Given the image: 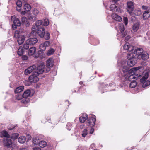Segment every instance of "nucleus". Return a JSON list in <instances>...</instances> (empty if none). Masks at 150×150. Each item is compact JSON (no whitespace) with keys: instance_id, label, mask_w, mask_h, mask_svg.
<instances>
[{"instance_id":"nucleus-46","label":"nucleus","mask_w":150,"mask_h":150,"mask_svg":"<svg viewBox=\"0 0 150 150\" xmlns=\"http://www.w3.org/2000/svg\"><path fill=\"white\" fill-rule=\"evenodd\" d=\"M67 129L70 130L72 127V124L70 123H68L67 124Z\"/></svg>"},{"instance_id":"nucleus-44","label":"nucleus","mask_w":150,"mask_h":150,"mask_svg":"<svg viewBox=\"0 0 150 150\" xmlns=\"http://www.w3.org/2000/svg\"><path fill=\"white\" fill-rule=\"evenodd\" d=\"M87 130L86 129H85L82 132V136L83 137H85L87 134Z\"/></svg>"},{"instance_id":"nucleus-8","label":"nucleus","mask_w":150,"mask_h":150,"mask_svg":"<svg viewBox=\"0 0 150 150\" xmlns=\"http://www.w3.org/2000/svg\"><path fill=\"white\" fill-rule=\"evenodd\" d=\"M3 143L4 145L8 148L12 147V143L9 138L5 139L3 140Z\"/></svg>"},{"instance_id":"nucleus-43","label":"nucleus","mask_w":150,"mask_h":150,"mask_svg":"<svg viewBox=\"0 0 150 150\" xmlns=\"http://www.w3.org/2000/svg\"><path fill=\"white\" fill-rule=\"evenodd\" d=\"M44 37L45 38L46 40H48L50 37V34L48 32H46L45 34L44 33Z\"/></svg>"},{"instance_id":"nucleus-30","label":"nucleus","mask_w":150,"mask_h":150,"mask_svg":"<svg viewBox=\"0 0 150 150\" xmlns=\"http://www.w3.org/2000/svg\"><path fill=\"white\" fill-rule=\"evenodd\" d=\"M110 10L112 11H117L118 8L115 4H112L110 6Z\"/></svg>"},{"instance_id":"nucleus-63","label":"nucleus","mask_w":150,"mask_h":150,"mask_svg":"<svg viewBox=\"0 0 150 150\" xmlns=\"http://www.w3.org/2000/svg\"><path fill=\"white\" fill-rule=\"evenodd\" d=\"M141 74H138L137 75V76L138 77H140L141 76Z\"/></svg>"},{"instance_id":"nucleus-12","label":"nucleus","mask_w":150,"mask_h":150,"mask_svg":"<svg viewBox=\"0 0 150 150\" xmlns=\"http://www.w3.org/2000/svg\"><path fill=\"white\" fill-rule=\"evenodd\" d=\"M36 68V66L35 65L31 66L25 70L24 73L25 75H28L35 70Z\"/></svg>"},{"instance_id":"nucleus-7","label":"nucleus","mask_w":150,"mask_h":150,"mask_svg":"<svg viewBox=\"0 0 150 150\" xmlns=\"http://www.w3.org/2000/svg\"><path fill=\"white\" fill-rule=\"evenodd\" d=\"M134 6L132 2H129L127 3V11L129 13L131 14L134 10Z\"/></svg>"},{"instance_id":"nucleus-25","label":"nucleus","mask_w":150,"mask_h":150,"mask_svg":"<svg viewBox=\"0 0 150 150\" xmlns=\"http://www.w3.org/2000/svg\"><path fill=\"white\" fill-rule=\"evenodd\" d=\"M24 89V87L23 86H20L18 87L15 90L14 92L15 93L19 94L18 93L22 91Z\"/></svg>"},{"instance_id":"nucleus-27","label":"nucleus","mask_w":150,"mask_h":150,"mask_svg":"<svg viewBox=\"0 0 150 150\" xmlns=\"http://www.w3.org/2000/svg\"><path fill=\"white\" fill-rule=\"evenodd\" d=\"M87 118H88V115L85 114V115H83V116L79 117V120L81 122L84 123Z\"/></svg>"},{"instance_id":"nucleus-29","label":"nucleus","mask_w":150,"mask_h":150,"mask_svg":"<svg viewBox=\"0 0 150 150\" xmlns=\"http://www.w3.org/2000/svg\"><path fill=\"white\" fill-rule=\"evenodd\" d=\"M47 143L45 141H41L39 143V146L41 148H44L47 145Z\"/></svg>"},{"instance_id":"nucleus-40","label":"nucleus","mask_w":150,"mask_h":150,"mask_svg":"<svg viewBox=\"0 0 150 150\" xmlns=\"http://www.w3.org/2000/svg\"><path fill=\"white\" fill-rule=\"evenodd\" d=\"M23 97V95L21 94H17L16 95V100H20Z\"/></svg>"},{"instance_id":"nucleus-48","label":"nucleus","mask_w":150,"mask_h":150,"mask_svg":"<svg viewBox=\"0 0 150 150\" xmlns=\"http://www.w3.org/2000/svg\"><path fill=\"white\" fill-rule=\"evenodd\" d=\"M123 21L125 25H127L128 22L127 18V17H124L123 18Z\"/></svg>"},{"instance_id":"nucleus-13","label":"nucleus","mask_w":150,"mask_h":150,"mask_svg":"<svg viewBox=\"0 0 150 150\" xmlns=\"http://www.w3.org/2000/svg\"><path fill=\"white\" fill-rule=\"evenodd\" d=\"M38 42V40L35 38H30L26 40L27 44L30 45H34L37 43Z\"/></svg>"},{"instance_id":"nucleus-34","label":"nucleus","mask_w":150,"mask_h":150,"mask_svg":"<svg viewBox=\"0 0 150 150\" xmlns=\"http://www.w3.org/2000/svg\"><path fill=\"white\" fill-rule=\"evenodd\" d=\"M18 54L19 55H22L23 53V50L22 47H19L17 52Z\"/></svg>"},{"instance_id":"nucleus-54","label":"nucleus","mask_w":150,"mask_h":150,"mask_svg":"<svg viewBox=\"0 0 150 150\" xmlns=\"http://www.w3.org/2000/svg\"><path fill=\"white\" fill-rule=\"evenodd\" d=\"M130 38V37L129 36H128L125 38V42L127 41Z\"/></svg>"},{"instance_id":"nucleus-39","label":"nucleus","mask_w":150,"mask_h":150,"mask_svg":"<svg viewBox=\"0 0 150 150\" xmlns=\"http://www.w3.org/2000/svg\"><path fill=\"white\" fill-rule=\"evenodd\" d=\"M55 52V50L52 48H51L48 51L47 54L48 55L50 56L52 54Z\"/></svg>"},{"instance_id":"nucleus-41","label":"nucleus","mask_w":150,"mask_h":150,"mask_svg":"<svg viewBox=\"0 0 150 150\" xmlns=\"http://www.w3.org/2000/svg\"><path fill=\"white\" fill-rule=\"evenodd\" d=\"M19 134L18 133H15L12 134L11 138L12 139H17L19 136Z\"/></svg>"},{"instance_id":"nucleus-38","label":"nucleus","mask_w":150,"mask_h":150,"mask_svg":"<svg viewBox=\"0 0 150 150\" xmlns=\"http://www.w3.org/2000/svg\"><path fill=\"white\" fill-rule=\"evenodd\" d=\"M119 30L121 33H122L124 30V27L122 23H120L119 25Z\"/></svg>"},{"instance_id":"nucleus-52","label":"nucleus","mask_w":150,"mask_h":150,"mask_svg":"<svg viewBox=\"0 0 150 150\" xmlns=\"http://www.w3.org/2000/svg\"><path fill=\"white\" fill-rule=\"evenodd\" d=\"M23 60H27L28 58V57L26 55H23L22 57Z\"/></svg>"},{"instance_id":"nucleus-31","label":"nucleus","mask_w":150,"mask_h":150,"mask_svg":"<svg viewBox=\"0 0 150 150\" xmlns=\"http://www.w3.org/2000/svg\"><path fill=\"white\" fill-rule=\"evenodd\" d=\"M31 7L28 4H25L24 6V9L25 11H28L31 9Z\"/></svg>"},{"instance_id":"nucleus-56","label":"nucleus","mask_w":150,"mask_h":150,"mask_svg":"<svg viewBox=\"0 0 150 150\" xmlns=\"http://www.w3.org/2000/svg\"><path fill=\"white\" fill-rule=\"evenodd\" d=\"M33 150H41V149L39 147H34L33 149Z\"/></svg>"},{"instance_id":"nucleus-49","label":"nucleus","mask_w":150,"mask_h":150,"mask_svg":"<svg viewBox=\"0 0 150 150\" xmlns=\"http://www.w3.org/2000/svg\"><path fill=\"white\" fill-rule=\"evenodd\" d=\"M135 14L137 16H139L141 14V11L140 10H136L135 11Z\"/></svg>"},{"instance_id":"nucleus-42","label":"nucleus","mask_w":150,"mask_h":150,"mask_svg":"<svg viewBox=\"0 0 150 150\" xmlns=\"http://www.w3.org/2000/svg\"><path fill=\"white\" fill-rule=\"evenodd\" d=\"M42 23V21L41 20H38L35 23V25L36 26L38 27Z\"/></svg>"},{"instance_id":"nucleus-37","label":"nucleus","mask_w":150,"mask_h":150,"mask_svg":"<svg viewBox=\"0 0 150 150\" xmlns=\"http://www.w3.org/2000/svg\"><path fill=\"white\" fill-rule=\"evenodd\" d=\"M137 84V83L135 81H132L130 83V87L131 88H134L136 87Z\"/></svg>"},{"instance_id":"nucleus-20","label":"nucleus","mask_w":150,"mask_h":150,"mask_svg":"<svg viewBox=\"0 0 150 150\" xmlns=\"http://www.w3.org/2000/svg\"><path fill=\"white\" fill-rule=\"evenodd\" d=\"M136 56V54L133 52L129 53L127 55V57L128 60L134 59Z\"/></svg>"},{"instance_id":"nucleus-60","label":"nucleus","mask_w":150,"mask_h":150,"mask_svg":"<svg viewBox=\"0 0 150 150\" xmlns=\"http://www.w3.org/2000/svg\"><path fill=\"white\" fill-rule=\"evenodd\" d=\"M84 127V125H80V128L81 129H82Z\"/></svg>"},{"instance_id":"nucleus-26","label":"nucleus","mask_w":150,"mask_h":150,"mask_svg":"<svg viewBox=\"0 0 150 150\" xmlns=\"http://www.w3.org/2000/svg\"><path fill=\"white\" fill-rule=\"evenodd\" d=\"M136 62L134 59L129 60L127 62V65L129 67H132L134 66L135 63Z\"/></svg>"},{"instance_id":"nucleus-45","label":"nucleus","mask_w":150,"mask_h":150,"mask_svg":"<svg viewBox=\"0 0 150 150\" xmlns=\"http://www.w3.org/2000/svg\"><path fill=\"white\" fill-rule=\"evenodd\" d=\"M49 24V21L48 19H45L43 22V25L45 26H47Z\"/></svg>"},{"instance_id":"nucleus-28","label":"nucleus","mask_w":150,"mask_h":150,"mask_svg":"<svg viewBox=\"0 0 150 150\" xmlns=\"http://www.w3.org/2000/svg\"><path fill=\"white\" fill-rule=\"evenodd\" d=\"M26 141V138L24 136L20 137L18 139V142L22 144L24 143Z\"/></svg>"},{"instance_id":"nucleus-9","label":"nucleus","mask_w":150,"mask_h":150,"mask_svg":"<svg viewBox=\"0 0 150 150\" xmlns=\"http://www.w3.org/2000/svg\"><path fill=\"white\" fill-rule=\"evenodd\" d=\"M34 93L33 90H27L25 91L23 95V97L26 98L29 96H32Z\"/></svg>"},{"instance_id":"nucleus-61","label":"nucleus","mask_w":150,"mask_h":150,"mask_svg":"<svg viewBox=\"0 0 150 150\" xmlns=\"http://www.w3.org/2000/svg\"><path fill=\"white\" fill-rule=\"evenodd\" d=\"M95 144H92L91 145V147H93V146H94Z\"/></svg>"},{"instance_id":"nucleus-16","label":"nucleus","mask_w":150,"mask_h":150,"mask_svg":"<svg viewBox=\"0 0 150 150\" xmlns=\"http://www.w3.org/2000/svg\"><path fill=\"white\" fill-rule=\"evenodd\" d=\"M25 39V37L23 35H19L18 39V42L19 44L21 45L24 42Z\"/></svg>"},{"instance_id":"nucleus-5","label":"nucleus","mask_w":150,"mask_h":150,"mask_svg":"<svg viewBox=\"0 0 150 150\" xmlns=\"http://www.w3.org/2000/svg\"><path fill=\"white\" fill-rule=\"evenodd\" d=\"M94 117V116H93L92 117H89L88 120L86 122L87 125L91 126L94 125L96 119Z\"/></svg>"},{"instance_id":"nucleus-11","label":"nucleus","mask_w":150,"mask_h":150,"mask_svg":"<svg viewBox=\"0 0 150 150\" xmlns=\"http://www.w3.org/2000/svg\"><path fill=\"white\" fill-rule=\"evenodd\" d=\"M35 32H37L39 36L42 38L44 36L45 30L44 27H41L39 28H37V30H35Z\"/></svg>"},{"instance_id":"nucleus-47","label":"nucleus","mask_w":150,"mask_h":150,"mask_svg":"<svg viewBox=\"0 0 150 150\" xmlns=\"http://www.w3.org/2000/svg\"><path fill=\"white\" fill-rule=\"evenodd\" d=\"M39 13V11L36 9H34L33 12V14L35 15H37Z\"/></svg>"},{"instance_id":"nucleus-4","label":"nucleus","mask_w":150,"mask_h":150,"mask_svg":"<svg viewBox=\"0 0 150 150\" xmlns=\"http://www.w3.org/2000/svg\"><path fill=\"white\" fill-rule=\"evenodd\" d=\"M125 63L126 64V62H125L124 64H122L120 68V71H122L123 72L122 73V76H124L127 74L129 70L128 68L126 66V65L125 64Z\"/></svg>"},{"instance_id":"nucleus-2","label":"nucleus","mask_w":150,"mask_h":150,"mask_svg":"<svg viewBox=\"0 0 150 150\" xmlns=\"http://www.w3.org/2000/svg\"><path fill=\"white\" fill-rule=\"evenodd\" d=\"M148 77V75L146 74L145 75L143 76L140 80V82L143 83V87H145L150 84V81L147 80L146 81H145L146 79Z\"/></svg>"},{"instance_id":"nucleus-6","label":"nucleus","mask_w":150,"mask_h":150,"mask_svg":"<svg viewBox=\"0 0 150 150\" xmlns=\"http://www.w3.org/2000/svg\"><path fill=\"white\" fill-rule=\"evenodd\" d=\"M50 42L49 41H46L44 43L40 44L39 46V49L41 51H43L45 50L47 47L50 45Z\"/></svg>"},{"instance_id":"nucleus-32","label":"nucleus","mask_w":150,"mask_h":150,"mask_svg":"<svg viewBox=\"0 0 150 150\" xmlns=\"http://www.w3.org/2000/svg\"><path fill=\"white\" fill-rule=\"evenodd\" d=\"M16 4L18 7L16 8V9L17 11H19L21 10L20 8L22 6L21 2L19 0H18L16 2Z\"/></svg>"},{"instance_id":"nucleus-50","label":"nucleus","mask_w":150,"mask_h":150,"mask_svg":"<svg viewBox=\"0 0 150 150\" xmlns=\"http://www.w3.org/2000/svg\"><path fill=\"white\" fill-rule=\"evenodd\" d=\"M26 44H24L23 46V47L25 49H28L29 48V44H27L26 41L25 42Z\"/></svg>"},{"instance_id":"nucleus-62","label":"nucleus","mask_w":150,"mask_h":150,"mask_svg":"<svg viewBox=\"0 0 150 150\" xmlns=\"http://www.w3.org/2000/svg\"><path fill=\"white\" fill-rule=\"evenodd\" d=\"M110 1H114L115 2H117V0H110Z\"/></svg>"},{"instance_id":"nucleus-19","label":"nucleus","mask_w":150,"mask_h":150,"mask_svg":"<svg viewBox=\"0 0 150 150\" xmlns=\"http://www.w3.org/2000/svg\"><path fill=\"white\" fill-rule=\"evenodd\" d=\"M54 65V61L53 59L49 58L47 62V66L48 67H52Z\"/></svg>"},{"instance_id":"nucleus-59","label":"nucleus","mask_w":150,"mask_h":150,"mask_svg":"<svg viewBox=\"0 0 150 150\" xmlns=\"http://www.w3.org/2000/svg\"><path fill=\"white\" fill-rule=\"evenodd\" d=\"M37 26H36V28H37ZM37 28H38V27H37V28H32V30L33 31H35V30H36Z\"/></svg>"},{"instance_id":"nucleus-22","label":"nucleus","mask_w":150,"mask_h":150,"mask_svg":"<svg viewBox=\"0 0 150 150\" xmlns=\"http://www.w3.org/2000/svg\"><path fill=\"white\" fill-rule=\"evenodd\" d=\"M36 50V48L35 47H32L30 48L29 50V55L30 56L33 55L35 53Z\"/></svg>"},{"instance_id":"nucleus-1","label":"nucleus","mask_w":150,"mask_h":150,"mask_svg":"<svg viewBox=\"0 0 150 150\" xmlns=\"http://www.w3.org/2000/svg\"><path fill=\"white\" fill-rule=\"evenodd\" d=\"M44 66H39L37 68V71H35L29 77V80L31 82L35 83L39 81V78L38 77L40 74L42 73L44 71Z\"/></svg>"},{"instance_id":"nucleus-35","label":"nucleus","mask_w":150,"mask_h":150,"mask_svg":"<svg viewBox=\"0 0 150 150\" xmlns=\"http://www.w3.org/2000/svg\"><path fill=\"white\" fill-rule=\"evenodd\" d=\"M129 75V76H128V79L129 81H134L136 79L137 77L134 75V74Z\"/></svg>"},{"instance_id":"nucleus-17","label":"nucleus","mask_w":150,"mask_h":150,"mask_svg":"<svg viewBox=\"0 0 150 150\" xmlns=\"http://www.w3.org/2000/svg\"><path fill=\"white\" fill-rule=\"evenodd\" d=\"M143 16L144 20L148 18L150 16V11L148 10L144 11L143 14Z\"/></svg>"},{"instance_id":"nucleus-57","label":"nucleus","mask_w":150,"mask_h":150,"mask_svg":"<svg viewBox=\"0 0 150 150\" xmlns=\"http://www.w3.org/2000/svg\"><path fill=\"white\" fill-rule=\"evenodd\" d=\"M38 139L36 138H34L33 139V141H34L35 143H38Z\"/></svg>"},{"instance_id":"nucleus-64","label":"nucleus","mask_w":150,"mask_h":150,"mask_svg":"<svg viewBox=\"0 0 150 150\" xmlns=\"http://www.w3.org/2000/svg\"><path fill=\"white\" fill-rule=\"evenodd\" d=\"M20 150H27L25 148H23L20 149Z\"/></svg>"},{"instance_id":"nucleus-3","label":"nucleus","mask_w":150,"mask_h":150,"mask_svg":"<svg viewBox=\"0 0 150 150\" xmlns=\"http://www.w3.org/2000/svg\"><path fill=\"white\" fill-rule=\"evenodd\" d=\"M12 20H13V25H12V28L13 29H16L17 26H19L21 25V23L19 19L13 16L11 17Z\"/></svg>"},{"instance_id":"nucleus-55","label":"nucleus","mask_w":150,"mask_h":150,"mask_svg":"<svg viewBox=\"0 0 150 150\" xmlns=\"http://www.w3.org/2000/svg\"><path fill=\"white\" fill-rule=\"evenodd\" d=\"M94 132V129L93 128H91L90 131V133L91 134H92L93 133V132Z\"/></svg>"},{"instance_id":"nucleus-10","label":"nucleus","mask_w":150,"mask_h":150,"mask_svg":"<svg viewBox=\"0 0 150 150\" xmlns=\"http://www.w3.org/2000/svg\"><path fill=\"white\" fill-rule=\"evenodd\" d=\"M141 67L139 66L137 67H134L128 70V73L129 75H134L139 70L142 69Z\"/></svg>"},{"instance_id":"nucleus-23","label":"nucleus","mask_w":150,"mask_h":150,"mask_svg":"<svg viewBox=\"0 0 150 150\" xmlns=\"http://www.w3.org/2000/svg\"><path fill=\"white\" fill-rule=\"evenodd\" d=\"M21 21L23 24L25 25L26 26L28 25L29 24L27 18L25 17H23L21 19Z\"/></svg>"},{"instance_id":"nucleus-21","label":"nucleus","mask_w":150,"mask_h":150,"mask_svg":"<svg viewBox=\"0 0 150 150\" xmlns=\"http://www.w3.org/2000/svg\"><path fill=\"white\" fill-rule=\"evenodd\" d=\"M1 137H6L7 138H10V135L8 132L5 130H4L1 132Z\"/></svg>"},{"instance_id":"nucleus-51","label":"nucleus","mask_w":150,"mask_h":150,"mask_svg":"<svg viewBox=\"0 0 150 150\" xmlns=\"http://www.w3.org/2000/svg\"><path fill=\"white\" fill-rule=\"evenodd\" d=\"M142 8L143 10H148V9L149 8V7L147 6H144V5L142 6Z\"/></svg>"},{"instance_id":"nucleus-58","label":"nucleus","mask_w":150,"mask_h":150,"mask_svg":"<svg viewBox=\"0 0 150 150\" xmlns=\"http://www.w3.org/2000/svg\"><path fill=\"white\" fill-rule=\"evenodd\" d=\"M26 13V12L25 11H23L21 12V14H22L24 15Z\"/></svg>"},{"instance_id":"nucleus-18","label":"nucleus","mask_w":150,"mask_h":150,"mask_svg":"<svg viewBox=\"0 0 150 150\" xmlns=\"http://www.w3.org/2000/svg\"><path fill=\"white\" fill-rule=\"evenodd\" d=\"M112 19L118 21H121L122 20V18L116 14H113L112 15Z\"/></svg>"},{"instance_id":"nucleus-33","label":"nucleus","mask_w":150,"mask_h":150,"mask_svg":"<svg viewBox=\"0 0 150 150\" xmlns=\"http://www.w3.org/2000/svg\"><path fill=\"white\" fill-rule=\"evenodd\" d=\"M143 50L142 48H137L136 49V55L137 54L138 56L139 54H142V53H143Z\"/></svg>"},{"instance_id":"nucleus-36","label":"nucleus","mask_w":150,"mask_h":150,"mask_svg":"<svg viewBox=\"0 0 150 150\" xmlns=\"http://www.w3.org/2000/svg\"><path fill=\"white\" fill-rule=\"evenodd\" d=\"M21 103L24 104H26L30 102V100L27 98H25L23 97L21 100Z\"/></svg>"},{"instance_id":"nucleus-14","label":"nucleus","mask_w":150,"mask_h":150,"mask_svg":"<svg viewBox=\"0 0 150 150\" xmlns=\"http://www.w3.org/2000/svg\"><path fill=\"white\" fill-rule=\"evenodd\" d=\"M138 58L139 59H142L143 60H145L149 58V55L147 53H144L142 54L139 55L138 56Z\"/></svg>"},{"instance_id":"nucleus-53","label":"nucleus","mask_w":150,"mask_h":150,"mask_svg":"<svg viewBox=\"0 0 150 150\" xmlns=\"http://www.w3.org/2000/svg\"><path fill=\"white\" fill-rule=\"evenodd\" d=\"M121 33V35H120L121 36V37H125L127 34V33L126 32H123L122 33Z\"/></svg>"},{"instance_id":"nucleus-24","label":"nucleus","mask_w":150,"mask_h":150,"mask_svg":"<svg viewBox=\"0 0 150 150\" xmlns=\"http://www.w3.org/2000/svg\"><path fill=\"white\" fill-rule=\"evenodd\" d=\"M139 23H135L132 27V29L134 32L137 31L139 29Z\"/></svg>"},{"instance_id":"nucleus-15","label":"nucleus","mask_w":150,"mask_h":150,"mask_svg":"<svg viewBox=\"0 0 150 150\" xmlns=\"http://www.w3.org/2000/svg\"><path fill=\"white\" fill-rule=\"evenodd\" d=\"M134 48V47L126 43L124 46V49L125 50H127L129 51H132Z\"/></svg>"}]
</instances>
